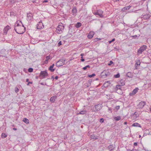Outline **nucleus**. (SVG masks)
<instances>
[{
    "instance_id": "ddd939ff",
    "label": "nucleus",
    "mask_w": 151,
    "mask_h": 151,
    "mask_svg": "<svg viewBox=\"0 0 151 151\" xmlns=\"http://www.w3.org/2000/svg\"><path fill=\"white\" fill-rule=\"evenodd\" d=\"M102 105L101 104H98L95 106L96 111H98L100 110L102 107Z\"/></svg>"
},
{
    "instance_id": "5fc2aeb1",
    "label": "nucleus",
    "mask_w": 151,
    "mask_h": 151,
    "mask_svg": "<svg viewBox=\"0 0 151 151\" xmlns=\"http://www.w3.org/2000/svg\"><path fill=\"white\" fill-rule=\"evenodd\" d=\"M58 78V76H56L55 78V79L56 80H57Z\"/></svg>"
},
{
    "instance_id": "4c0bfd02",
    "label": "nucleus",
    "mask_w": 151,
    "mask_h": 151,
    "mask_svg": "<svg viewBox=\"0 0 151 151\" xmlns=\"http://www.w3.org/2000/svg\"><path fill=\"white\" fill-rule=\"evenodd\" d=\"M104 119L103 118H101L99 120V122L101 123H103L104 122Z\"/></svg>"
},
{
    "instance_id": "0eeeda50",
    "label": "nucleus",
    "mask_w": 151,
    "mask_h": 151,
    "mask_svg": "<svg viewBox=\"0 0 151 151\" xmlns=\"http://www.w3.org/2000/svg\"><path fill=\"white\" fill-rule=\"evenodd\" d=\"M151 16L150 14H146L144 15H142L141 18H142V19L147 20Z\"/></svg>"
},
{
    "instance_id": "a211bd4d",
    "label": "nucleus",
    "mask_w": 151,
    "mask_h": 151,
    "mask_svg": "<svg viewBox=\"0 0 151 151\" xmlns=\"http://www.w3.org/2000/svg\"><path fill=\"white\" fill-rule=\"evenodd\" d=\"M87 113V111L86 110H83L80 111H79L78 113V114H85Z\"/></svg>"
},
{
    "instance_id": "9d476101",
    "label": "nucleus",
    "mask_w": 151,
    "mask_h": 151,
    "mask_svg": "<svg viewBox=\"0 0 151 151\" xmlns=\"http://www.w3.org/2000/svg\"><path fill=\"white\" fill-rule=\"evenodd\" d=\"M43 27L44 26L42 22L40 21L39 22L37 25V28L38 29H41L43 28Z\"/></svg>"
},
{
    "instance_id": "e2e57ef3",
    "label": "nucleus",
    "mask_w": 151,
    "mask_h": 151,
    "mask_svg": "<svg viewBox=\"0 0 151 151\" xmlns=\"http://www.w3.org/2000/svg\"><path fill=\"white\" fill-rule=\"evenodd\" d=\"M33 3H36V1H33Z\"/></svg>"
},
{
    "instance_id": "c85d7f7f",
    "label": "nucleus",
    "mask_w": 151,
    "mask_h": 151,
    "mask_svg": "<svg viewBox=\"0 0 151 151\" xmlns=\"http://www.w3.org/2000/svg\"><path fill=\"white\" fill-rule=\"evenodd\" d=\"M91 139H98V137L96 136L94 134H92L91 135Z\"/></svg>"
},
{
    "instance_id": "6e6552de",
    "label": "nucleus",
    "mask_w": 151,
    "mask_h": 151,
    "mask_svg": "<svg viewBox=\"0 0 151 151\" xmlns=\"http://www.w3.org/2000/svg\"><path fill=\"white\" fill-rule=\"evenodd\" d=\"M10 29L11 27L9 25H7L3 29L4 34L6 35L8 31Z\"/></svg>"
},
{
    "instance_id": "f257e3e1",
    "label": "nucleus",
    "mask_w": 151,
    "mask_h": 151,
    "mask_svg": "<svg viewBox=\"0 0 151 151\" xmlns=\"http://www.w3.org/2000/svg\"><path fill=\"white\" fill-rule=\"evenodd\" d=\"M111 75V73L109 72L108 70H104L101 73V76L102 78H105L107 77L110 76Z\"/></svg>"
},
{
    "instance_id": "6e6d98bb",
    "label": "nucleus",
    "mask_w": 151,
    "mask_h": 151,
    "mask_svg": "<svg viewBox=\"0 0 151 151\" xmlns=\"http://www.w3.org/2000/svg\"><path fill=\"white\" fill-rule=\"evenodd\" d=\"M13 129L14 130H16L17 129L15 128H13Z\"/></svg>"
},
{
    "instance_id": "052dcab7",
    "label": "nucleus",
    "mask_w": 151,
    "mask_h": 151,
    "mask_svg": "<svg viewBox=\"0 0 151 151\" xmlns=\"http://www.w3.org/2000/svg\"><path fill=\"white\" fill-rule=\"evenodd\" d=\"M40 84L41 85H44V83H40Z\"/></svg>"
},
{
    "instance_id": "603ef678",
    "label": "nucleus",
    "mask_w": 151,
    "mask_h": 151,
    "mask_svg": "<svg viewBox=\"0 0 151 151\" xmlns=\"http://www.w3.org/2000/svg\"><path fill=\"white\" fill-rule=\"evenodd\" d=\"M48 60H47V59H46V60L45 61V63H48Z\"/></svg>"
},
{
    "instance_id": "4be33fe9",
    "label": "nucleus",
    "mask_w": 151,
    "mask_h": 151,
    "mask_svg": "<svg viewBox=\"0 0 151 151\" xmlns=\"http://www.w3.org/2000/svg\"><path fill=\"white\" fill-rule=\"evenodd\" d=\"M131 7V6H130V5L124 7L122 9V10L123 11H125L127 10H129L130 9Z\"/></svg>"
},
{
    "instance_id": "7ed1b4c3",
    "label": "nucleus",
    "mask_w": 151,
    "mask_h": 151,
    "mask_svg": "<svg viewBox=\"0 0 151 151\" xmlns=\"http://www.w3.org/2000/svg\"><path fill=\"white\" fill-rule=\"evenodd\" d=\"M65 60L64 59H62L58 61L56 64L57 67H60L63 65L65 63Z\"/></svg>"
},
{
    "instance_id": "69168bd1",
    "label": "nucleus",
    "mask_w": 151,
    "mask_h": 151,
    "mask_svg": "<svg viewBox=\"0 0 151 151\" xmlns=\"http://www.w3.org/2000/svg\"><path fill=\"white\" fill-rule=\"evenodd\" d=\"M119 0H115V1H119Z\"/></svg>"
},
{
    "instance_id": "79ce46f5",
    "label": "nucleus",
    "mask_w": 151,
    "mask_h": 151,
    "mask_svg": "<svg viewBox=\"0 0 151 151\" xmlns=\"http://www.w3.org/2000/svg\"><path fill=\"white\" fill-rule=\"evenodd\" d=\"M62 44V42L61 41H60L58 44V46H60V45H61Z\"/></svg>"
},
{
    "instance_id": "13d9d810",
    "label": "nucleus",
    "mask_w": 151,
    "mask_h": 151,
    "mask_svg": "<svg viewBox=\"0 0 151 151\" xmlns=\"http://www.w3.org/2000/svg\"><path fill=\"white\" fill-rule=\"evenodd\" d=\"M133 37H137V35H135L134 36H133Z\"/></svg>"
},
{
    "instance_id": "c9c22d12",
    "label": "nucleus",
    "mask_w": 151,
    "mask_h": 151,
    "mask_svg": "<svg viewBox=\"0 0 151 151\" xmlns=\"http://www.w3.org/2000/svg\"><path fill=\"white\" fill-rule=\"evenodd\" d=\"M120 75L119 73H118L116 74L114 76V77L115 78H119L120 77Z\"/></svg>"
},
{
    "instance_id": "49530a36",
    "label": "nucleus",
    "mask_w": 151,
    "mask_h": 151,
    "mask_svg": "<svg viewBox=\"0 0 151 151\" xmlns=\"http://www.w3.org/2000/svg\"><path fill=\"white\" fill-rule=\"evenodd\" d=\"M136 64H137V65H139L140 64V62H136Z\"/></svg>"
},
{
    "instance_id": "20e7f679",
    "label": "nucleus",
    "mask_w": 151,
    "mask_h": 151,
    "mask_svg": "<svg viewBox=\"0 0 151 151\" xmlns=\"http://www.w3.org/2000/svg\"><path fill=\"white\" fill-rule=\"evenodd\" d=\"M147 48V47L146 45H143L137 51L138 53L139 54H141L144 50H145Z\"/></svg>"
},
{
    "instance_id": "58836bf2",
    "label": "nucleus",
    "mask_w": 151,
    "mask_h": 151,
    "mask_svg": "<svg viewBox=\"0 0 151 151\" xmlns=\"http://www.w3.org/2000/svg\"><path fill=\"white\" fill-rule=\"evenodd\" d=\"M113 62L111 60H110L109 62V63L108 64V65H111V64H113Z\"/></svg>"
},
{
    "instance_id": "37998d69",
    "label": "nucleus",
    "mask_w": 151,
    "mask_h": 151,
    "mask_svg": "<svg viewBox=\"0 0 151 151\" xmlns=\"http://www.w3.org/2000/svg\"><path fill=\"white\" fill-rule=\"evenodd\" d=\"M83 56H81V61L82 62H83L85 61V59L83 58Z\"/></svg>"
},
{
    "instance_id": "4d7b16f0",
    "label": "nucleus",
    "mask_w": 151,
    "mask_h": 151,
    "mask_svg": "<svg viewBox=\"0 0 151 151\" xmlns=\"http://www.w3.org/2000/svg\"><path fill=\"white\" fill-rule=\"evenodd\" d=\"M29 81V79H27L26 80V82H28Z\"/></svg>"
},
{
    "instance_id": "3c124183",
    "label": "nucleus",
    "mask_w": 151,
    "mask_h": 151,
    "mask_svg": "<svg viewBox=\"0 0 151 151\" xmlns=\"http://www.w3.org/2000/svg\"><path fill=\"white\" fill-rule=\"evenodd\" d=\"M48 1L47 0H44L43 1V3H46V2H47Z\"/></svg>"
},
{
    "instance_id": "6ab92c4d",
    "label": "nucleus",
    "mask_w": 151,
    "mask_h": 151,
    "mask_svg": "<svg viewBox=\"0 0 151 151\" xmlns=\"http://www.w3.org/2000/svg\"><path fill=\"white\" fill-rule=\"evenodd\" d=\"M55 65V64H53L52 65L50 66V67L49 68V70L51 72H53L54 71L55 69H53V67Z\"/></svg>"
},
{
    "instance_id": "4468645a",
    "label": "nucleus",
    "mask_w": 151,
    "mask_h": 151,
    "mask_svg": "<svg viewBox=\"0 0 151 151\" xmlns=\"http://www.w3.org/2000/svg\"><path fill=\"white\" fill-rule=\"evenodd\" d=\"M94 34V32L93 31L90 32L88 35V37L89 39H91L93 37Z\"/></svg>"
},
{
    "instance_id": "393cba45",
    "label": "nucleus",
    "mask_w": 151,
    "mask_h": 151,
    "mask_svg": "<svg viewBox=\"0 0 151 151\" xmlns=\"http://www.w3.org/2000/svg\"><path fill=\"white\" fill-rule=\"evenodd\" d=\"M81 26V24L80 22H77L75 25V26L77 28L80 27Z\"/></svg>"
},
{
    "instance_id": "c756f323",
    "label": "nucleus",
    "mask_w": 151,
    "mask_h": 151,
    "mask_svg": "<svg viewBox=\"0 0 151 151\" xmlns=\"http://www.w3.org/2000/svg\"><path fill=\"white\" fill-rule=\"evenodd\" d=\"M63 30L62 29H56V32L57 33L60 34L62 33L63 32Z\"/></svg>"
},
{
    "instance_id": "680f3d73",
    "label": "nucleus",
    "mask_w": 151,
    "mask_h": 151,
    "mask_svg": "<svg viewBox=\"0 0 151 151\" xmlns=\"http://www.w3.org/2000/svg\"><path fill=\"white\" fill-rule=\"evenodd\" d=\"M127 124V123L126 122H124V124Z\"/></svg>"
},
{
    "instance_id": "c03bdc74",
    "label": "nucleus",
    "mask_w": 151,
    "mask_h": 151,
    "mask_svg": "<svg viewBox=\"0 0 151 151\" xmlns=\"http://www.w3.org/2000/svg\"><path fill=\"white\" fill-rule=\"evenodd\" d=\"M16 0H10V1L11 3H14L15 2Z\"/></svg>"
},
{
    "instance_id": "e433bc0d",
    "label": "nucleus",
    "mask_w": 151,
    "mask_h": 151,
    "mask_svg": "<svg viewBox=\"0 0 151 151\" xmlns=\"http://www.w3.org/2000/svg\"><path fill=\"white\" fill-rule=\"evenodd\" d=\"M33 69L32 68H29L28 69V71L29 72H33Z\"/></svg>"
},
{
    "instance_id": "b1692460",
    "label": "nucleus",
    "mask_w": 151,
    "mask_h": 151,
    "mask_svg": "<svg viewBox=\"0 0 151 151\" xmlns=\"http://www.w3.org/2000/svg\"><path fill=\"white\" fill-rule=\"evenodd\" d=\"M132 126L134 127H141V126L139 124L137 123H135L133 124Z\"/></svg>"
},
{
    "instance_id": "cd10ccee",
    "label": "nucleus",
    "mask_w": 151,
    "mask_h": 151,
    "mask_svg": "<svg viewBox=\"0 0 151 151\" xmlns=\"http://www.w3.org/2000/svg\"><path fill=\"white\" fill-rule=\"evenodd\" d=\"M23 121L26 123L28 124L29 123V121L28 119L26 118H24Z\"/></svg>"
},
{
    "instance_id": "412c9836",
    "label": "nucleus",
    "mask_w": 151,
    "mask_h": 151,
    "mask_svg": "<svg viewBox=\"0 0 151 151\" xmlns=\"http://www.w3.org/2000/svg\"><path fill=\"white\" fill-rule=\"evenodd\" d=\"M126 76L129 78H132L133 77V75L132 73L130 72H128L126 74Z\"/></svg>"
},
{
    "instance_id": "bb28decb",
    "label": "nucleus",
    "mask_w": 151,
    "mask_h": 151,
    "mask_svg": "<svg viewBox=\"0 0 151 151\" xmlns=\"http://www.w3.org/2000/svg\"><path fill=\"white\" fill-rule=\"evenodd\" d=\"M120 85L121 86H123L124 85L125 83V81L123 80H121L120 81Z\"/></svg>"
},
{
    "instance_id": "f704fd0d",
    "label": "nucleus",
    "mask_w": 151,
    "mask_h": 151,
    "mask_svg": "<svg viewBox=\"0 0 151 151\" xmlns=\"http://www.w3.org/2000/svg\"><path fill=\"white\" fill-rule=\"evenodd\" d=\"M96 76V75L95 73H93L91 75H88V76L89 78H92L93 77H94Z\"/></svg>"
},
{
    "instance_id": "2eb2a0df",
    "label": "nucleus",
    "mask_w": 151,
    "mask_h": 151,
    "mask_svg": "<svg viewBox=\"0 0 151 151\" xmlns=\"http://www.w3.org/2000/svg\"><path fill=\"white\" fill-rule=\"evenodd\" d=\"M110 82L109 81H106L103 85V86H104V87L106 88L108 87L110 85Z\"/></svg>"
},
{
    "instance_id": "a19ab883",
    "label": "nucleus",
    "mask_w": 151,
    "mask_h": 151,
    "mask_svg": "<svg viewBox=\"0 0 151 151\" xmlns=\"http://www.w3.org/2000/svg\"><path fill=\"white\" fill-rule=\"evenodd\" d=\"M115 40V38L109 41V43L110 44L111 42L114 41Z\"/></svg>"
},
{
    "instance_id": "5701e85b",
    "label": "nucleus",
    "mask_w": 151,
    "mask_h": 151,
    "mask_svg": "<svg viewBox=\"0 0 151 151\" xmlns=\"http://www.w3.org/2000/svg\"><path fill=\"white\" fill-rule=\"evenodd\" d=\"M121 88V86L120 85H117L116 86V91H117L118 90H120L121 91L122 89Z\"/></svg>"
},
{
    "instance_id": "72a5a7b5",
    "label": "nucleus",
    "mask_w": 151,
    "mask_h": 151,
    "mask_svg": "<svg viewBox=\"0 0 151 151\" xmlns=\"http://www.w3.org/2000/svg\"><path fill=\"white\" fill-rule=\"evenodd\" d=\"M6 134L4 133H2L1 134V137L2 138H4L6 137Z\"/></svg>"
},
{
    "instance_id": "de8ad7c7",
    "label": "nucleus",
    "mask_w": 151,
    "mask_h": 151,
    "mask_svg": "<svg viewBox=\"0 0 151 151\" xmlns=\"http://www.w3.org/2000/svg\"><path fill=\"white\" fill-rule=\"evenodd\" d=\"M46 58L47 60H48L50 59V57L49 56H46Z\"/></svg>"
},
{
    "instance_id": "338daca9",
    "label": "nucleus",
    "mask_w": 151,
    "mask_h": 151,
    "mask_svg": "<svg viewBox=\"0 0 151 151\" xmlns=\"http://www.w3.org/2000/svg\"><path fill=\"white\" fill-rule=\"evenodd\" d=\"M136 113H137V112H134V114H136Z\"/></svg>"
},
{
    "instance_id": "1a4fd4ad",
    "label": "nucleus",
    "mask_w": 151,
    "mask_h": 151,
    "mask_svg": "<svg viewBox=\"0 0 151 151\" xmlns=\"http://www.w3.org/2000/svg\"><path fill=\"white\" fill-rule=\"evenodd\" d=\"M139 89L138 88H136L132 91L129 94L130 96H132L134 95L137 92Z\"/></svg>"
},
{
    "instance_id": "a878e982",
    "label": "nucleus",
    "mask_w": 151,
    "mask_h": 151,
    "mask_svg": "<svg viewBox=\"0 0 151 151\" xmlns=\"http://www.w3.org/2000/svg\"><path fill=\"white\" fill-rule=\"evenodd\" d=\"M108 147L110 151L113 150L114 148V146L113 145H109Z\"/></svg>"
},
{
    "instance_id": "2f4dec72",
    "label": "nucleus",
    "mask_w": 151,
    "mask_h": 151,
    "mask_svg": "<svg viewBox=\"0 0 151 151\" xmlns=\"http://www.w3.org/2000/svg\"><path fill=\"white\" fill-rule=\"evenodd\" d=\"M114 119L115 120L118 121L121 119V117L120 116H117L114 117Z\"/></svg>"
},
{
    "instance_id": "f03ea898",
    "label": "nucleus",
    "mask_w": 151,
    "mask_h": 151,
    "mask_svg": "<svg viewBox=\"0 0 151 151\" xmlns=\"http://www.w3.org/2000/svg\"><path fill=\"white\" fill-rule=\"evenodd\" d=\"M23 27H24V29H25V27H24L23 25L22 26H19V27H17V28L14 27V29L17 33L18 34H22L25 31V30H24V32L22 31V32H21V29H23Z\"/></svg>"
},
{
    "instance_id": "09e8293b",
    "label": "nucleus",
    "mask_w": 151,
    "mask_h": 151,
    "mask_svg": "<svg viewBox=\"0 0 151 151\" xmlns=\"http://www.w3.org/2000/svg\"><path fill=\"white\" fill-rule=\"evenodd\" d=\"M134 145L135 146H137V142H134Z\"/></svg>"
},
{
    "instance_id": "aec40b11",
    "label": "nucleus",
    "mask_w": 151,
    "mask_h": 151,
    "mask_svg": "<svg viewBox=\"0 0 151 151\" xmlns=\"http://www.w3.org/2000/svg\"><path fill=\"white\" fill-rule=\"evenodd\" d=\"M57 98V96H55L52 97L50 99V101L52 103H53L55 102V99Z\"/></svg>"
},
{
    "instance_id": "8fccbe9b",
    "label": "nucleus",
    "mask_w": 151,
    "mask_h": 151,
    "mask_svg": "<svg viewBox=\"0 0 151 151\" xmlns=\"http://www.w3.org/2000/svg\"><path fill=\"white\" fill-rule=\"evenodd\" d=\"M119 108H120V106H117L116 107V108L117 109H119Z\"/></svg>"
},
{
    "instance_id": "774afa93",
    "label": "nucleus",
    "mask_w": 151,
    "mask_h": 151,
    "mask_svg": "<svg viewBox=\"0 0 151 151\" xmlns=\"http://www.w3.org/2000/svg\"><path fill=\"white\" fill-rule=\"evenodd\" d=\"M122 93V92H120V93H120V94H121V93Z\"/></svg>"
},
{
    "instance_id": "f8f14e48",
    "label": "nucleus",
    "mask_w": 151,
    "mask_h": 151,
    "mask_svg": "<svg viewBox=\"0 0 151 151\" xmlns=\"http://www.w3.org/2000/svg\"><path fill=\"white\" fill-rule=\"evenodd\" d=\"M103 12L101 10H98L97 12L95 13L96 15H98L100 17H103Z\"/></svg>"
},
{
    "instance_id": "9b49d317",
    "label": "nucleus",
    "mask_w": 151,
    "mask_h": 151,
    "mask_svg": "<svg viewBox=\"0 0 151 151\" xmlns=\"http://www.w3.org/2000/svg\"><path fill=\"white\" fill-rule=\"evenodd\" d=\"M27 20L28 21H30L32 20V14L30 12L27 13Z\"/></svg>"
},
{
    "instance_id": "864d4df0",
    "label": "nucleus",
    "mask_w": 151,
    "mask_h": 151,
    "mask_svg": "<svg viewBox=\"0 0 151 151\" xmlns=\"http://www.w3.org/2000/svg\"><path fill=\"white\" fill-rule=\"evenodd\" d=\"M32 82H29L27 84V85H29V84H32Z\"/></svg>"
},
{
    "instance_id": "39448f33",
    "label": "nucleus",
    "mask_w": 151,
    "mask_h": 151,
    "mask_svg": "<svg viewBox=\"0 0 151 151\" xmlns=\"http://www.w3.org/2000/svg\"><path fill=\"white\" fill-rule=\"evenodd\" d=\"M48 75V73L46 71H41L40 74V77L41 78H44Z\"/></svg>"
},
{
    "instance_id": "bf43d9fd",
    "label": "nucleus",
    "mask_w": 151,
    "mask_h": 151,
    "mask_svg": "<svg viewBox=\"0 0 151 151\" xmlns=\"http://www.w3.org/2000/svg\"><path fill=\"white\" fill-rule=\"evenodd\" d=\"M84 55V54L83 53H81V56H83Z\"/></svg>"
},
{
    "instance_id": "a18cd8bd",
    "label": "nucleus",
    "mask_w": 151,
    "mask_h": 151,
    "mask_svg": "<svg viewBox=\"0 0 151 151\" xmlns=\"http://www.w3.org/2000/svg\"><path fill=\"white\" fill-rule=\"evenodd\" d=\"M92 82V80L91 79L88 80V82L89 83L90 85L91 84V83Z\"/></svg>"
},
{
    "instance_id": "ea45409f",
    "label": "nucleus",
    "mask_w": 151,
    "mask_h": 151,
    "mask_svg": "<svg viewBox=\"0 0 151 151\" xmlns=\"http://www.w3.org/2000/svg\"><path fill=\"white\" fill-rule=\"evenodd\" d=\"M19 90L17 88V87L15 88V92L16 93L18 92Z\"/></svg>"
},
{
    "instance_id": "423d86ee",
    "label": "nucleus",
    "mask_w": 151,
    "mask_h": 151,
    "mask_svg": "<svg viewBox=\"0 0 151 151\" xmlns=\"http://www.w3.org/2000/svg\"><path fill=\"white\" fill-rule=\"evenodd\" d=\"M146 104V102L144 101H141L137 105L138 108L139 109L142 108Z\"/></svg>"
},
{
    "instance_id": "0e129e2a",
    "label": "nucleus",
    "mask_w": 151,
    "mask_h": 151,
    "mask_svg": "<svg viewBox=\"0 0 151 151\" xmlns=\"http://www.w3.org/2000/svg\"><path fill=\"white\" fill-rule=\"evenodd\" d=\"M144 150L146 151H149L147 150H146L145 149H144Z\"/></svg>"
},
{
    "instance_id": "f3484780",
    "label": "nucleus",
    "mask_w": 151,
    "mask_h": 151,
    "mask_svg": "<svg viewBox=\"0 0 151 151\" xmlns=\"http://www.w3.org/2000/svg\"><path fill=\"white\" fill-rule=\"evenodd\" d=\"M64 28V26L62 24H60L58 25V27L56 29H62V30H63Z\"/></svg>"
},
{
    "instance_id": "dca6fc26",
    "label": "nucleus",
    "mask_w": 151,
    "mask_h": 151,
    "mask_svg": "<svg viewBox=\"0 0 151 151\" xmlns=\"http://www.w3.org/2000/svg\"><path fill=\"white\" fill-rule=\"evenodd\" d=\"M77 12V9L75 7H74L72 10V12L74 15L75 16L76 15V13Z\"/></svg>"
},
{
    "instance_id": "7c9ffc66",
    "label": "nucleus",
    "mask_w": 151,
    "mask_h": 151,
    "mask_svg": "<svg viewBox=\"0 0 151 151\" xmlns=\"http://www.w3.org/2000/svg\"><path fill=\"white\" fill-rule=\"evenodd\" d=\"M19 26H21L19 24V23H18V21H17L16 22L14 26V27L17 28V27H19Z\"/></svg>"
},
{
    "instance_id": "473e14b6",
    "label": "nucleus",
    "mask_w": 151,
    "mask_h": 151,
    "mask_svg": "<svg viewBox=\"0 0 151 151\" xmlns=\"http://www.w3.org/2000/svg\"><path fill=\"white\" fill-rule=\"evenodd\" d=\"M87 68H90V66L89 65H87L83 68V69L84 70H86Z\"/></svg>"
}]
</instances>
